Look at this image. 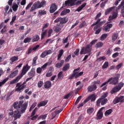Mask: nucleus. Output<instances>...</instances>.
Returning <instances> with one entry per match:
<instances>
[{
	"mask_svg": "<svg viewBox=\"0 0 124 124\" xmlns=\"http://www.w3.org/2000/svg\"><path fill=\"white\" fill-rule=\"evenodd\" d=\"M28 105H29V101L24 103V100L16 101L14 103L12 107H14V109H16L14 111V121H16L17 119H20L21 118L20 111L22 114L25 113L26 110H27V108H28Z\"/></svg>",
	"mask_w": 124,
	"mask_h": 124,
	"instance_id": "nucleus-1",
	"label": "nucleus"
},
{
	"mask_svg": "<svg viewBox=\"0 0 124 124\" xmlns=\"http://www.w3.org/2000/svg\"><path fill=\"white\" fill-rule=\"evenodd\" d=\"M30 69L31 66H29V64H26V65L23 67L21 73L20 74L13 80L10 81V84L11 85H12L13 84H16V83H18V82H19V80L22 79L23 76L25 75V74H26V73H27V72L29 71V70H30Z\"/></svg>",
	"mask_w": 124,
	"mask_h": 124,
	"instance_id": "nucleus-2",
	"label": "nucleus"
},
{
	"mask_svg": "<svg viewBox=\"0 0 124 124\" xmlns=\"http://www.w3.org/2000/svg\"><path fill=\"white\" fill-rule=\"evenodd\" d=\"M92 52V45L91 44L87 45L85 47H82L79 52L80 55H83L84 52L85 54L91 53Z\"/></svg>",
	"mask_w": 124,
	"mask_h": 124,
	"instance_id": "nucleus-3",
	"label": "nucleus"
},
{
	"mask_svg": "<svg viewBox=\"0 0 124 124\" xmlns=\"http://www.w3.org/2000/svg\"><path fill=\"white\" fill-rule=\"evenodd\" d=\"M95 99H96V95L94 94H92L90 95H89L84 101L83 103L84 104H86L87 102H89L90 100H91V101H95Z\"/></svg>",
	"mask_w": 124,
	"mask_h": 124,
	"instance_id": "nucleus-4",
	"label": "nucleus"
},
{
	"mask_svg": "<svg viewBox=\"0 0 124 124\" xmlns=\"http://www.w3.org/2000/svg\"><path fill=\"white\" fill-rule=\"evenodd\" d=\"M77 0H67L65 1V5L66 6H75Z\"/></svg>",
	"mask_w": 124,
	"mask_h": 124,
	"instance_id": "nucleus-5",
	"label": "nucleus"
},
{
	"mask_svg": "<svg viewBox=\"0 0 124 124\" xmlns=\"http://www.w3.org/2000/svg\"><path fill=\"white\" fill-rule=\"evenodd\" d=\"M37 8H41V6H40V1H38L35 2L31 7L30 12H32V11H34L35 9H37Z\"/></svg>",
	"mask_w": 124,
	"mask_h": 124,
	"instance_id": "nucleus-6",
	"label": "nucleus"
},
{
	"mask_svg": "<svg viewBox=\"0 0 124 124\" xmlns=\"http://www.w3.org/2000/svg\"><path fill=\"white\" fill-rule=\"evenodd\" d=\"M79 70H80V67L78 68L77 69H75L73 71V73L68 78L69 80H72V79H73L74 77L75 78L76 77V75H77V74H78V73L79 72L78 71H79Z\"/></svg>",
	"mask_w": 124,
	"mask_h": 124,
	"instance_id": "nucleus-7",
	"label": "nucleus"
},
{
	"mask_svg": "<svg viewBox=\"0 0 124 124\" xmlns=\"http://www.w3.org/2000/svg\"><path fill=\"white\" fill-rule=\"evenodd\" d=\"M124 98L123 95L120 96V97H116L113 101V104H117L119 102H124Z\"/></svg>",
	"mask_w": 124,
	"mask_h": 124,
	"instance_id": "nucleus-8",
	"label": "nucleus"
},
{
	"mask_svg": "<svg viewBox=\"0 0 124 124\" xmlns=\"http://www.w3.org/2000/svg\"><path fill=\"white\" fill-rule=\"evenodd\" d=\"M103 109H104V108H102L97 112L96 115L97 120H101L102 118H103V112H102Z\"/></svg>",
	"mask_w": 124,
	"mask_h": 124,
	"instance_id": "nucleus-9",
	"label": "nucleus"
},
{
	"mask_svg": "<svg viewBox=\"0 0 124 124\" xmlns=\"http://www.w3.org/2000/svg\"><path fill=\"white\" fill-rule=\"evenodd\" d=\"M52 53L53 51H52L51 49L47 50L43 52L40 57L41 58H44L46 56H47V55H50V54H52Z\"/></svg>",
	"mask_w": 124,
	"mask_h": 124,
	"instance_id": "nucleus-10",
	"label": "nucleus"
},
{
	"mask_svg": "<svg viewBox=\"0 0 124 124\" xmlns=\"http://www.w3.org/2000/svg\"><path fill=\"white\" fill-rule=\"evenodd\" d=\"M101 21V19L99 18L98 19L96 22L93 23V24H92L91 27H93V26H96V25H99V27H101V26H102V25H103V24H105V21Z\"/></svg>",
	"mask_w": 124,
	"mask_h": 124,
	"instance_id": "nucleus-11",
	"label": "nucleus"
},
{
	"mask_svg": "<svg viewBox=\"0 0 124 124\" xmlns=\"http://www.w3.org/2000/svg\"><path fill=\"white\" fill-rule=\"evenodd\" d=\"M16 92H21L22 90H24L26 88V86H22V84L20 83H17L16 85Z\"/></svg>",
	"mask_w": 124,
	"mask_h": 124,
	"instance_id": "nucleus-12",
	"label": "nucleus"
},
{
	"mask_svg": "<svg viewBox=\"0 0 124 124\" xmlns=\"http://www.w3.org/2000/svg\"><path fill=\"white\" fill-rule=\"evenodd\" d=\"M96 89H97V87L96 86V85L93 84L92 85L89 86L87 88L88 92L92 93V92H94V91H95Z\"/></svg>",
	"mask_w": 124,
	"mask_h": 124,
	"instance_id": "nucleus-13",
	"label": "nucleus"
},
{
	"mask_svg": "<svg viewBox=\"0 0 124 124\" xmlns=\"http://www.w3.org/2000/svg\"><path fill=\"white\" fill-rule=\"evenodd\" d=\"M110 78H112V79L109 82V85H117L118 84V82H119V78L118 77Z\"/></svg>",
	"mask_w": 124,
	"mask_h": 124,
	"instance_id": "nucleus-14",
	"label": "nucleus"
},
{
	"mask_svg": "<svg viewBox=\"0 0 124 124\" xmlns=\"http://www.w3.org/2000/svg\"><path fill=\"white\" fill-rule=\"evenodd\" d=\"M57 9H58L57 5H56L55 3L51 4L49 8V12L50 13H54V12H55Z\"/></svg>",
	"mask_w": 124,
	"mask_h": 124,
	"instance_id": "nucleus-15",
	"label": "nucleus"
},
{
	"mask_svg": "<svg viewBox=\"0 0 124 124\" xmlns=\"http://www.w3.org/2000/svg\"><path fill=\"white\" fill-rule=\"evenodd\" d=\"M18 73H19V70H18L12 71L10 74L8 76V78H14V77H16V76L18 75Z\"/></svg>",
	"mask_w": 124,
	"mask_h": 124,
	"instance_id": "nucleus-16",
	"label": "nucleus"
},
{
	"mask_svg": "<svg viewBox=\"0 0 124 124\" xmlns=\"http://www.w3.org/2000/svg\"><path fill=\"white\" fill-rule=\"evenodd\" d=\"M113 27V24L111 23H108L106 25L104 26L103 27V31H109L110 29Z\"/></svg>",
	"mask_w": 124,
	"mask_h": 124,
	"instance_id": "nucleus-17",
	"label": "nucleus"
},
{
	"mask_svg": "<svg viewBox=\"0 0 124 124\" xmlns=\"http://www.w3.org/2000/svg\"><path fill=\"white\" fill-rule=\"evenodd\" d=\"M28 75L29 77H34L35 76V69L34 68H32L31 69V71L28 72Z\"/></svg>",
	"mask_w": 124,
	"mask_h": 124,
	"instance_id": "nucleus-18",
	"label": "nucleus"
},
{
	"mask_svg": "<svg viewBox=\"0 0 124 124\" xmlns=\"http://www.w3.org/2000/svg\"><path fill=\"white\" fill-rule=\"evenodd\" d=\"M121 8H122V10H121V13H122V14H124V1L123 0L120 5H119V6L117 8V9H121Z\"/></svg>",
	"mask_w": 124,
	"mask_h": 124,
	"instance_id": "nucleus-19",
	"label": "nucleus"
},
{
	"mask_svg": "<svg viewBox=\"0 0 124 124\" xmlns=\"http://www.w3.org/2000/svg\"><path fill=\"white\" fill-rule=\"evenodd\" d=\"M63 77H64L63 72H62V71H60L57 75V80H59V81L62 80L63 79Z\"/></svg>",
	"mask_w": 124,
	"mask_h": 124,
	"instance_id": "nucleus-20",
	"label": "nucleus"
},
{
	"mask_svg": "<svg viewBox=\"0 0 124 124\" xmlns=\"http://www.w3.org/2000/svg\"><path fill=\"white\" fill-rule=\"evenodd\" d=\"M52 86V82L50 81H47L45 83L44 88L45 89H50Z\"/></svg>",
	"mask_w": 124,
	"mask_h": 124,
	"instance_id": "nucleus-21",
	"label": "nucleus"
},
{
	"mask_svg": "<svg viewBox=\"0 0 124 124\" xmlns=\"http://www.w3.org/2000/svg\"><path fill=\"white\" fill-rule=\"evenodd\" d=\"M121 91V89H119L117 86H115L110 91V93L111 94H113V93H118V92H120Z\"/></svg>",
	"mask_w": 124,
	"mask_h": 124,
	"instance_id": "nucleus-22",
	"label": "nucleus"
},
{
	"mask_svg": "<svg viewBox=\"0 0 124 124\" xmlns=\"http://www.w3.org/2000/svg\"><path fill=\"white\" fill-rule=\"evenodd\" d=\"M63 63H64V60H62L60 61V62H58L56 65H55V67L57 68H61V67H62V65H63Z\"/></svg>",
	"mask_w": 124,
	"mask_h": 124,
	"instance_id": "nucleus-23",
	"label": "nucleus"
},
{
	"mask_svg": "<svg viewBox=\"0 0 124 124\" xmlns=\"http://www.w3.org/2000/svg\"><path fill=\"white\" fill-rule=\"evenodd\" d=\"M47 103H48V101L47 100L41 101L38 103V104L37 105V107L39 108L40 107H42V106H45V105H46Z\"/></svg>",
	"mask_w": 124,
	"mask_h": 124,
	"instance_id": "nucleus-24",
	"label": "nucleus"
},
{
	"mask_svg": "<svg viewBox=\"0 0 124 124\" xmlns=\"http://www.w3.org/2000/svg\"><path fill=\"white\" fill-rule=\"evenodd\" d=\"M70 12V10L68 9H64L62 12H61L60 15L61 16H64L66 14H68Z\"/></svg>",
	"mask_w": 124,
	"mask_h": 124,
	"instance_id": "nucleus-25",
	"label": "nucleus"
},
{
	"mask_svg": "<svg viewBox=\"0 0 124 124\" xmlns=\"http://www.w3.org/2000/svg\"><path fill=\"white\" fill-rule=\"evenodd\" d=\"M87 5V3L84 2L83 4H82L81 5H80L79 7H78L77 10H76V11H78V12H80V11H81V10H82V9H83V8H84V7H85V6Z\"/></svg>",
	"mask_w": 124,
	"mask_h": 124,
	"instance_id": "nucleus-26",
	"label": "nucleus"
},
{
	"mask_svg": "<svg viewBox=\"0 0 124 124\" xmlns=\"http://www.w3.org/2000/svg\"><path fill=\"white\" fill-rule=\"evenodd\" d=\"M70 68V64H69V63H66L65 64L64 66L63 67L62 70V71H63L64 72L66 71L67 70H68V69H69V68Z\"/></svg>",
	"mask_w": 124,
	"mask_h": 124,
	"instance_id": "nucleus-27",
	"label": "nucleus"
},
{
	"mask_svg": "<svg viewBox=\"0 0 124 124\" xmlns=\"http://www.w3.org/2000/svg\"><path fill=\"white\" fill-rule=\"evenodd\" d=\"M115 8H116V7L113 6L107 9L105 13V15H108V14H109L110 12H111V11H112V10H114Z\"/></svg>",
	"mask_w": 124,
	"mask_h": 124,
	"instance_id": "nucleus-28",
	"label": "nucleus"
},
{
	"mask_svg": "<svg viewBox=\"0 0 124 124\" xmlns=\"http://www.w3.org/2000/svg\"><path fill=\"white\" fill-rule=\"evenodd\" d=\"M39 39H40L39 35L38 34H36L35 36L32 37V42H36V41H38Z\"/></svg>",
	"mask_w": 124,
	"mask_h": 124,
	"instance_id": "nucleus-29",
	"label": "nucleus"
},
{
	"mask_svg": "<svg viewBox=\"0 0 124 124\" xmlns=\"http://www.w3.org/2000/svg\"><path fill=\"white\" fill-rule=\"evenodd\" d=\"M118 36H119V35L118 34V33H113L111 37L112 42H115V41H116V40L118 39Z\"/></svg>",
	"mask_w": 124,
	"mask_h": 124,
	"instance_id": "nucleus-30",
	"label": "nucleus"
},
{
	"mask_svg": "<svg viewBox=\"0 0 124 124\" xmlns=\"http://www.w3.org/2000/svg\"><path fill=\"white\" fill-rule=\"evenodd\" d=\"M103 46V42H99L97 43L95 46L96 49H98V48H101Z\"/></svg>",
	"mask_w": 124,
	"mask_h": 124,
	"instance_id": "nucleus-31",
	"label": "nucleus"
},
{
	"mask_svg": "<svg viewBox=\"0 0 124 124\" xmlns=\"http://www.w3.org/2000/svg\"><path fill=\"white\" fill-rule=\"evenodd\" d=\"M65 23H67V20L65 19V17H60V24L63 25Z\"/></svg>",
	"mask_w": 124,
	"mask_h": 124,
	"instance_id": "nucleus-32",
	"label": "nucleus"
},
{
	"mask_svg": "<svg viewBox=\"0 0 124 124\" xmlns=\"http://www.w3.org/2000/svg\"><path fill=\"white\" fill-rule=\"evenodd\" d=\"M79 52H80V49L78 48L74 52V54L72 55V58H75V56H79Z\"/></svg>",
	"mask_w": 124,
	"mask_h": 124,
	"instance_id": "nucleus-33",
	"label": "nucleus"
},
{
	"mask_svg": "<svg viewBox=\"0 0 124 124\" xmlns=\"http://www.w3.org/2000/svg\"><path fill=\"white\" fill-rule=\"evenodd\" d=\"M112 112H113V110H112V109L110 108V109L107 110L105 112V116H106V117H107L108 116H109V115H110V114H112Z\"/></svg>",
	"mask_w": 124,
	"mask_h": 124,
	"instance_id": "nucleus-34",
	"label": "nucleus"
},
{
	"mask_svg": "<svg viewBox=\"0 0 124 124\" xmlns=\"http://www.w3.org/2000/svg\"><path fill=\"white\" fill-rule=\"evenodd\" d=\"M9 78H6L4 79L2 81L0 82V87H2L5 83H6L8 81Z\"/></svg>",
	"mask_w": 124,
	"mask_h": 124,
	"instance_id": "nucleus-35",
	"label": "nucleus"
},
{
	"mask_svg": "<svg viewBox=\"0 0 124 124\" xmlns=\"http://www.w3.org/2000/svg\"><path fill=\"white\" fill-rule=\"evenodd\" d=\"M18 7H19V6L16 3H15L12 6L13 10L15 12L17 11L18 10Z\"/></svg>",
	"mask_w": 124,
	"mask_h": 124,
	"instance_id": "nucleus-36",
	"label": "nucleus"
},
{
	"mask_svg": "<svg viewBox=\"0 0 124 124\" xmlns=\"http://www.w3.org/2000/svg\"><path fill=\"white\" fill-rule=\"evenodd\" d=\"M18 60H19L18 56H13L10 59V60L12 62H16Z\"/></svg>",
	"mask_w": 124,
	"mask_h": 124,
	"instance_id": "nucleus-37",
	"label": "nucleus"
},
{
	"mask_svg": "<svg viewBox=\"0 0 124 124\" xmlns=\"http://www.w3.org/2000/svg\"><path fill=\"white\" fill-rule=\"evenodd\" d=\"M37 56H35L33 58L32 62V65H33V66H35V65H36V61H37Z\"/></svg>",
	"mask_w": 124,
	"mask_h": 124,
	"instance_id": "nucleus-38",
	"label": "nucleus"
},
{
	"mask_svg": "<svg viewBox=\"0 0 124 124\" xmlns=\"http://www.w3.org/2000/svg\"><path fill=\"white\" fill-rule=\"evenodd\" d=\"M72 94H73V91H71L69 93L66 94L64 96V98L65 99H68L69 98L70 96H71V95H72Z\"/></svg>",
	"mask_w": 124,
	"mask_h": 124,
	"instance_id": "nucleus-39",
	"label": "nucleus"
},
{
	"mask_svg": "<svg viewBox=\"0 0 124 124\" xmlns=\"http://www.w3.org/2000/svg\"><path fill=\"white\" fill-rule=\"evenodd\" d=\"M109 66V62H105L102 66V69H105Z\"/></svg>",
	"mask_w": 124,
	"mask_h": 124,
	"instance_id": "nucleus-40",
	"label": "nucleus"
},
{
	"mask_svg": "<svg viewBox=\"0 0 124 124\" xmlns=\"http://www.w3.org/2000/svg\"><path fill=\"white\" fill-rule=\"evenodd\" d=\"M94 111V109L93 108H88L87 112L88 114H92V113Z\"/></svg>",
	"mask_w": 124,
	"mask_h": 124,
	"instance_id": "nucleus-41",
	"label": "nucleus"
},
{
	"mask_svg": "<svg viewBox=\"0 0 124 124\" xmlns=\"http://www.w3.org/2000/svg\"><path fill=\"white\" fill-rule=\"evenodd\" d=\"M17 18V16H13L12 18V21L10 22V25L11 26H12L13 25V23L16 21V18Z\"/></svg>",
	"mask_w": 124,
	"mask_h": 124,
	"instance_id": "nucleus-42",
	"label": "nucleus"
},
{
	"mask_svg": "<svg viewBox=\"0 0 124 124\" xmlns=\"http://www.w3.org/2000/svg\"><path fill=\"white\" fill-rule=\"evenodd\" d=\"M31 40V38L27 37L24 40L23 42L24 43H30Z\"/></svg>",
	"mask_w": 124,
	"mask_h": 124,
	"instance_id": "nucleus-43",
	"label": "nucleus"
},
{
	"mask_svg": "<svg viewBox=\"0 0 124 124\" xmlns=\"http://www.w3.org/2000/svg\"><path fill=\"white\" fill-rule=\"evenodd\" d=\"M107 36H108V34H107V33L102 34L100 37L101 40H102V41L104 40V39H106V38H107Z\"/></svg>",
	"mask_w": 124,
	"mask_h": 124,
	"instance_id": "nucleus-44",
	"label": "nucleus"
},
{
	"mask_svg": "<svg viewBox=\"0 0 124 124\" xmlns=\"http://www.w3.org/2000/svg\"><path fill=\"white\" fill-rule=\"evenodd\" d=\"M46 5V1L42 0L41 2H40V6L41 7H44Z\"/></svg>",
	"mask_w": 124,
	"mask_h": 124,
	"instance_id": "nucleus-45",
	"label": "nucleus"
},
{
	"mask_svg": "<svg viewBox=\"0 0 124 124\" xmlns=\"http://www.w3.org/2000/svg\"><path fill=\"white\" fill-rule=\"evenodd\" d=\"M111 80H112V78H110L108 81L103 83L101 85V88H102V87H104V86H105L106 84H108V83H109V82H111Z\"/></svg>",
	"mask_w": 124,
	"mask_h": 124,
	"instance_id": "nucleus-46",
	"label": "nucleus"
},
{
	"mask_svg": "<svg viewBox=\"0 0 124 124\" xmlns=\"http://www.w3.org/2000/svg\"><path fill=\"white\" fill-rule=\"evenodd\" d=\"M84 74V72H78V74L76 76V77L75 78V79H77V78H79V77H80V76H82Z\"/></svg>",
	"mask_w": 124,
	"mask_h": 124,
	"instance_id": "nucleus-47",
	"label": "nucleus"
},
{
	"mask_svg": "<svg viewBox=\"0 0 124 124\" xmlns=\"http://www.w3.org/2000/svg\"><path fill=\"white\" fill-rule=\"evenodd\" d=\"M47 12L44 10H39V15H46Z\"/></svg>",
	"mask_w": 124,
	"mask_h": 124,
	"instance_id": "nucleus-48",
	"label": "nucleus"
},
{
	"mask_svg": "<svg viewBox=\"0 0 124 124\" xmlns=\"http://www.w3.org/2000/svg\"><path fill=\"white\" fill-rule=\"evenodd\" d=\"M105 59H106V57H105V56L100 57V58L97 59L96 62H101V61H104Z\"/></svg>",
	"mask_w": 124,
	"mask_h": 124,
	"instance_id": "nucleus-49",
	"label": "nucleus"
},
{
	"mask_svg": "<svg viewBox=\"0 0 124 124\" xmlns=\"http://www.w3.org/2000/svg\"><path fill=\"white\" fill-rule=\"evenodd\" d=\"M8 9H9V6L7 5L4 8L5 13H4V16H6V14H7V11H8Z\"/></svg>",
	"mask_w": 124,
	"mask_h": 124,
	"instance_id": "nucleus-50",
	"label": "nucleus"
},
{
	"mask_svg": "<svg viewBox=\"0 0 124 124\" xmlns=\"http://www.w3.org/2000/svg\"><path fill=\"white\" fill-rule=\"evenodd\" d=\"M82 99V96H79L76 100V102L75 103V105H77L80 102V100Z\"/></svg>",
	"mask_w": 124,
	"mask_h": 124,
	"instance_id": "nucleus-51",
	"label": "nucleus"
},
{
	"mask_svg": "<svg viewBox=\"0 0 124 124\" xmlns=\"http://www.w3.org/2000/svg\"><path fill=\"white\" fill-rule=\"evenodd\" d=\"M124 83L123 82H120L118 85V87L120 89L122 90V88H123V87H124Z\"/></svg>",
	"mask_w": 124,
	"mask_h": 124,
	"instance_id": "nucleus-52",
	"label": "nucleus"
},
{
	"mask_svg": "<svg viewBox=\"0 0 124 124\" xmlns=\"http://www.w3.org/2000/svg\"><path fill=\"white\" fill-rule=\"evenodd\" d=\"M36 104H37V103H36L35 102L32 104V105L31 106V107H30V108L29 109L30 112H31V110H32V109H33V108H34V107H35V106H36Z\"/></svg>",
	"mask_w": 124,
	"mask_h": 124,
	"instance_id": "nucleus-53",
	"label": "nucleus"
},
{
	"mask_svg": "<svg viewBox=\"0 0 124 124\" xmlns=\"http://www.w3.org/2000/svg\"><path fill=\"white\" fill-rule=\"evenodd\" d=\"M46 33H47V30H45L44 31L42 32L41 39H43V38H44V37H45V35H46Z\"/></svg>",
	"mask_w": 124,
	"mask_h": 124,
	"instance_id": "nucleus-54",
	"label": "nucleus"
},
{
	"mask_svg": "<svg viewBox=\"0 0 124 124\" xmlns=\"http://www.w3.org/2000/svg\"><path fill=\"white\" fill-rule=\"evenodd\" d=\"M62 31V28L61 27H55L54 28V31H56V32H59V31Z\"/></svg>",
	"mask_w": 124,
	"mask_h": 124,
	"instance_id": "nucleus-55",
	"label": "nucleus"
},
{
	"mask_svg": "<svg viewBox=\"0 0 124 124\" xmlns=\"http://www.w3.org/2000/svg\"><path fill=\"white\" fill-rule=\"evenodd\" d=\"M123 65H124V64L123 63H120L118 64L116 67V70H119V69H120V68H121L122 66H123Z\"/></svg>",
	"mask_w": 124,
	"mask_h": 124,
	"instance_id": "nucleus-56",
	"label": "nucleus"
},
{
	"mask_svg": "<svg viewBox=\"0 0 124 124\" xmlns=\"http://www.w3.org/2000/svg\"><path fill=\"white\" fill-rule=\"evenodd\" d=\"M24 50V47L19 46L15 49L16 52H20V51H22Z\"/></svg>",
	"mask_w": 124,
	"mask_h": 124,
	"instance_id": "nucleus-57",
	"label": "nucleus"
},
{
	"mask_svg": "<svg viewBox=\"0 0 124 124\" xmlns=\"http://www.w3.org/2000/svg\"><path fill=\"white\" fill-rule=\"evenodd\" d=\"M13 92H9L7 94V97L6 98V100H9V98H10V96H11V95L12 94Z\"/></svg>",
	"mask_w": 124,
	"mask_h": 124,
	"instance_id": "nucleus-58",
	"label": "nucleus"
},
{
	"mask_svg": "<svg viewBox=\"0 0 124 124\" xmlns=\"http://www.w3.org/2000/svg\"><path fill=\"white\" fill-rule=\"evenodd\" d=\"M36 72L38 74H41V73L42 72V68L38 67L36 69Z\"/></svg>",
	"mask_w": 124,
	"mask_h": 124,
	"instance_id": "nucleus-59",
	"label": "nucleus"
},
{
	"mask_svg": "<svg viewBox=\"0 0 124 124\" xmlns=\"http://www.w3.org/2000/svg\"><path fill=\"white\" fill-rule=\"evenodd\" d=\"M83 1H85V0H78L76 1V5H79L83 2Z\"/></svg>",
	"mask_w": 124,
	"mask_h": 124,
	"instance_id": "nucleus-60",
	"label": "nucleus"
},
{
	"mask_svg": "<svg viewBox=\"0 0 124 124\" xmlns=\"http://www.w3.org/2000/svg\"><path fill=\"white\" fill-rule=\"evenodd\" d=\"M86 23L85 21H83L80 25H79V28L80 29H82V28H83V27H85L86 25Z\"/></svg>",
	"mask_w": 124,
	"mask_h": 124,
	"instance_id": "nucleus-61",
	"label": "nucleus"
},
{
	"mask_svg": "<svg viewBox=\"0 0 124 124\" xmlns=\"http://www.w3.org/2000/svg\"><path fill=\"white\" fill-rule=\"evenodd\" d=\"M119 52H115L112 55V57L113 59H115V58H117V57H119Z\"/></svg>",
	"mask_w": 124,
	"mask_h": 124,
	"instance_id": "nucleus-62",
	"label": "nucleus"
},
{
	"mask_svg": "<svg viewBox=\"0 0 124 124\" xmlns=\"http://www.w3.org/2000/svg\"><path fill=\"white\" fill-rule=\"evenodd\" d=\"M107 102V99H104V100H101V105H105V104Z\"/></svg>",
	"mask_w": 124,
	"mask_h": 124,
	"instance_id": "nucleus-63",
	"label": "nucleus"
},
{
	"mask_svg": "<svg viewBox=\"0 0 124 124\" xmlns=\"http://www.w3.org/2000/svg\"><path fill=\"white\" fill-rule=\"evenodd\" d=\"M43 81H40L38 83V88H41L42 86H43Z\"/></svg>",
	"mask_w": 124,
	"mask_h": 124,
	"instance_id": "nucleus-64",
	"label": "nucleus"
}]
</instances>
